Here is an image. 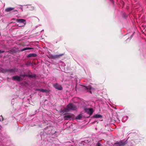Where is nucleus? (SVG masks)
<instances>
[{
	"mask_svg": "<svg viewBox=\"0 0 146 146\" xmlns=\"http://www.w3.org/2000/svg\"><path fill=\"white\" fill-rule=\"evenodd\" d=\"M77 108L76 106L71 104H69L67 106V108L64 109L63 111L64 112H68L70 110H76Z\"/></svg>",
	"mask_w": 146,
	"mask_h": 146,
	"instance_id": "obj_1",
	"label": "nucleus"
},
{
	"mask_svg": "<svg viewBox=\"0 0 146 146\" xmlns=\"http://www.w3.org/2000/svg\"><path fill=\"white\" fill-rule=\"evenodd\" d=\"M127 142L126 141L123 142L122 141H117L114 143L115 146H123L126 144Z\"/></svg>",
	"mask_w": 146,
	"mask_h": 146,
	"instance_id": "obj_2",
	"label": "nucleus"
},
{
	"mask_svg": "<svg viewBox=\"0 0 146 146\" xmlns=\"http://www.w3.org/2000/svg\"><path fill=\"white\" fill-rule=\"evenodd\" d=\"M84 110L86 112L90 115H91L93 112V109L91 108H85L84 109Z\"/></svg>",
	"mask_w": 146,
	"mask_h": 146,
	"instance_id": "obj_3",
	"label": "nucleus"
},
{
	"mask_svg": "<svg viewBox=\"0 0 146 146\" xmlns=\"http://www.w3.org/2000/svg\"><path fill=\"white\" fill-rule=\"evenodd\" d=\"M16 21L18 23H22V25L21 26H24L25 24V21H26L25 20L23 19H17L16 20Z\"/></svg>",
	"mask_w": 146,
	"mask_h": 146,
	"instance_id": "obj_4",
	"label": "nucleus"
},
{
	"mask_svg": "<svg viewBox=\"0 0 146 146\" xmlns=\"http://www.w3.org/2000/svg\"><path fill=\"white\" fill-rule=\"evenodd\" d=\"M54 86L56 89L59 90H61L62 88L61 86L57 84H54Z\"/></svg>",
	"mask_w": 146,
	"mask_h": 146,
	"instance_id": "obj_5",
	"label": "nucleus"
},
{
	"mask_svg": "<svg viewBox=\"0 0 146 146\" xmlns=\"http://www.w3.org/2000/svg\"><path fill=\"white\" fill-rule=\"evenodd\" d=\"M12 79L14 80L19 81L21 80V77L18 76H14L12 77Z\"/></svg>",
	"mask_w": 146,
	"mask_h": 146,
	"instance_id": "obj_6",
	"label": "nucleus"
},
{
	"mask_svg": "<svg viewBox=\"0 0 146 146\" xmlns=\"http://www.w3.org/2000/svg\"><path fill=\"white\" fill-rule=\"evenodd\" d=\"M72 117V115L70 114H66L64 116V119L65 120H68L70 119Z\"/></svg>",
	"mask_w": 146,
	"mask_h": 146,
	"instance_id": "obj_7",
	"label": "nucleus"
},
{
	"mask_svg": "<svg viewBox=\"0 0 146 146\" xmlns=\"http://www.w3.org/2000/svg\"><path fill=\"white\" fill-rule=\"evenodd\" d=\"M36 56V55L35 54H29L27 57H35Z\"/></svg>",
	"mask_w": 146,
	"mask_h": 146,
	"instance_id": "obj_8",
	"label": "nucleus"
},
{
	"mask_svg": "<svg viewBox=\"0 0 146 146\" xmlns=\"http://www.w3.org/2000/svg\"><path fill=\"white\" fill-rule=\"evenodd\" d=\"M14 9V8H8L7 9H6L5 10L7 12H9L10 11L13 10Z\"/></svg>",
	"mask_w": 146,
	"mask_h": 146,
	"instance_id": "obj_9",
	"label": "nucleus"
},
{
	"mask_svg": "<svg viewBox=\"0 0 146 146\" xmlns=\"http://www.w3.org/2000/svg\"><path fill=\"white\" fill-rule=\"evenodd\" d=\"M33 49V48H29V47H28V48H23V49H22L21 50V51H24L25 50H29V49Z\"/></svg>",
	"mask_w": 146,
	"mask_h": 146,
	"instance_id": "obj_10",
	"label": "nucleus"
},
{
	"mask_svg": "<svg viewBox=\"0 0 146 146\" xmlns=\"http://www.w3.org/2000/svg\"><path fill=\"white\" fill-rule=\"evenodd\" d=\"M128 119V117L127 116H125L123 117L122 120L123 121H126Z\"/></svg>",
	"mask_w": 146,
	"mask_h": 146,
	"instance_id": "obj_11",
	"label": "nucleus"
},
{
	"mask_svg": "<svg viewBox=\"0 0 146 146\" xmlns=\"http://www.w3.org/2000/svg\"><path fill=\"white\" fill-rule=\"evenodd\" d=\"M40 91L43 92H47L48 91L46 89H40Z\"/></svg>",
	"mask_w": 146,
	"mask_h": 146,
	"instance_id": "obj_12",
	"label": "nucleus"
},
{
	"mask_svg": "<svg viewBox=\"0 0 146 146\" xmlns=\"http://www.w3.org/2000/svg\"><path fill=\"white\" fill-rule=\"evenodd\" d=\"M86 88L87 90H94V88L91 87V86H90L86 87Z\"/></svg>",
	"mask_w": 146,
	"mask_h": 146,
	"instance_id": "obj_13",
	"label": "nucleus"
},
{
	"mask_svg": "<svg viewBox=\"0 0 146 146\" xmlns=\"http://www.w3.org/2000/svg\"><path fill=\"white\" fill-rule=\"evenodd\" d=\"M94 117L96 118H100L102 117V115L100 114H97Z\"/></svg>",
	"mask_w": 146,
	"mask_h": 146,
	"instance_id": "obj_14",
	"label": "nucleus"
},
{
	"mask_svg": "<svg viewBox=\"0 0 146 146\" xmlns=\"http://www.w3.org/2000/svg\"><path fill=\"white\" fill-rule=\"evenodd\" d=\"M82 118V116L81 115H79L76 117V119H80Z\"/></svg>",
	"mask_w": 146,
	"mask_h": 146,
	"instance_id": "obj_15",
	"label": "nucleus"
},
{
	"mask_svg": "<svg viewBox=\"0 0 146 146\" xmlns=\"http://www.w3.org/2000/svg\"><path fill=\"white\" fill-rule=\"evenodd\" d=\"M21 76H22L23 77H25V76H28L27 75H21Z\"/></svg>",
	"mask_w": 146,
	"mask_h": 146,
	"instance_id": "obj_16",
	"label": "nucleus"
},
{
	"mask_svg": "<svg viewBox=\"0 0 146 146\" xmlns=\"http://www.w3.org/2000/svg\"><path fill=\"white\" fill-rule=\"evenodd\" d=\"M34 8L33 7H31V8L30 9L31 10H32L33 9H34Z\"/></svg>",
	"mask_w": 146,
	"mask_h": 146,
	"instance_id": "obj_17",
	"label": "nucleus"
},
{
	"mask_svg": "<svg viewBox=\"0 0 146 146\" xmlns=\"http://www.w3.org/2000/svg\"><path fill=\"white\" fill-rule=\"evenodd\" d=\"M101 145L100 143H98L97 144V146H100Z\"/></svg>",
	"mask_w": 146,
	"mask_h": 146,
	"instance_id": "obj_18",
	"label": "nucleus"
},
{
	"mask_svg": "<svg viewBox=\"0 0 146 146\" xmlns=\"http://www.w3.org/2000/svg\"><path fill=\"white\" fill-rule=\"evenodd\" d=\"M4 51L3 50L1 51V50H0V53H3L4 52Z\"/></svg>",
	"mask_w": 146,
	"mask_h": 146,
	"instance_id": "obj_19",
	"label": "nucleus"
},
{
	"mask_svg": "<svg viewBox=\"0 0 146 146\" xmlns=\"http://www.w3.org/2000/svg\"><path fill=\"white\" fill-rule=\"evenodd\" d=\"M62 56V55H59L58 56V55H56V56H55L56 57H59L60 56Z\"/></svg>",
	"mask_w": 146,
	"mask_h": 146,
	"instance_id": "obj_20",
	"label": "nucleus"
},
{
	"mask_svg": "<svg viewBox=\"0 0 146 146\" xmlns=\"http://www.w3.org/2000/svg\"><path fill=\"white\" fill-rule=\"evenodd\" d=\"M40 89H37L36 90L40 91Z\"/></svg>",
	"mask_w": 146,
	"mask_h": 146,
	"instance_id": "obj_21",
	"label": "nucleus"
},
{
	"mask_svg": "<svg viewBox=\"0 0 146 146\" xmlns=\"http://www.w3.org/2000/svg\"><path fill=\"white\" fill-rule=\"evenodd\" d=\"M90 93H92L91 91H90Z\"/></svg>",
	"mask_w": 146,
	"mask_h": 146,
	"instance_id": "obj_22",
	"label": "nucleus"
},
{
	"mask_svg": "<svg viewBox=\"0 0 146 146\" xmlns=\"http://www.w3.org/2000/svg\"><path fill=\"white\" fill-rule=\"evenodd\" d=\"M110 0V1H112V0Z\"/></svg>",
	"mask_w": 146,
	"mask_h": 146,
	"instance_id": "obj_23",
	"label": "nucleus"
}]
</instances>
